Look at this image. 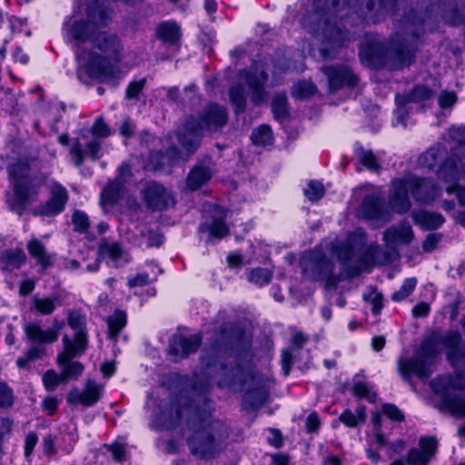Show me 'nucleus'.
Here are the masks:
<instances>
[{"instance_id":"7ed1b4c3","label":"nucleus","mask_w":465,"mask_h":465,"mask_svg":"<svg viewBox=\"0 0 465 465\" xmlns=\"http://www.w3.org/2000/svg\"><path fill=\"white\" fill-rule=\"evenodd\" d=\"M212 400L204 397L187 414L186 426L192 431L186 439L190 453L197 460L209 461L221 451V442L228 437L226 427L220 420H210L213 408Z\"/></svg>"},{"instance_id":"c85d7f7f","label":"nucleus","mask_w":465,"mask_h":465,"mask_svg":"<svg viewBox=\"0 0 465 465\" xmlns=\"http://www.w3.org/2000/svg\"><path fill=\"white\" fill-rule=\"evenodd\" d=\"M308 336L302 333L301 331L293 328L291 331V344L292 348L285 349L282 351V369L284 376H288L292 366L293 364V355L292 351L301 350L304 344L308 341Z\"/></svg>"},{"instance_id":"f3484780","label":"nucleus","mask_w":465,"mask_h":465,"mask_svg":"<svg viewBox=\"0 0 465 465\" xmlns=\"http://www.w3.org/2000/svg\"><path fill=\"white\" fill-rule=\"evenodd\" d=\"M96 31V28L86 18L74 20L72 15H66L62 24V35L66 43L92 42Z\"/></svg>"},{"instance_id":"6e6d98bb","label":"nucleus","mask_w":465,"mask_h":465,"mask_svg":"<svg viewBox=\"0 0 465 465\" xmlns=\"http://www.w3.org/2000/svg\"><path fill=\"white\" fill-rule=\"evenodd\" d=\"M67 323L75 332H84L86 325L85 316L79 311H69Z\"/></svg>"},{"instance_id":"9d476101","label":"nucleus","mask_w":465,"mask_h":465,"mask_svg":"<svg viewBox=\"0 0 465 465\" xmlns=\"http://www.w3.org/2000/svg\"><path fill=\"white\" fill-rule=\"evenodd\" d=\"M433 391L441 397L442 404L453 416L465 417V395L455 394L465 390V371L458 370L452 374L441 375L430 383Z\"/></svg>"},{"instance_id":"4be33fe9","label":"nucleus","mask_w":465,"mask_h":465,"mask_svg":"<svg viewBox=\"0 0 465 465\" xmlns=\"http://www.w3.org/2000/svg\"><path fill=\"white\" fill-rule=\"evenodd\" d=\"M322 70L328 78L331 92H336L344 86L353 88L358 84V76L347 65L324 66Z\"/></svg>"},{"instance_id":"9b49d317","label":"nucleus","mask_w":465,"mask_h":465,"mask_svg":"<svg viewBox=\"0 0 465 465\" xmlns=\"http://www.w3.org/2000/svg\"><path fill=\"white\" fill-rule=\"evenodd\" d=\"M303 274L312 281H325L329 289L336 288L341 281L339 275L332 273L333 263L321 249L307 252L301 259Z\"/></svg>"},{"instance_id":"393cba45","label":"nucleus","mask_w":465,"mask_h":465,"mask_svg":"<svg viewBox=\"0 0 465 465\" xmlns=\"http://www.w3.org/2000/svg\"><path fill=\"white\" fill-rule=\"evenodd\" d=\"M410 189L405 183V177L395 180L392 183V190L389 196L391 208L398 213H407L411 206L409 198Z\"/></svg>"},{"instance_id":"ddd939ff","label":"nucleus","mask_w":465,"mask_h":465,"mask_svg":"<svg viewBox=\"0 0 465 465\" xmlns=\"http://www.w3.org/2000/svg\"><path fill=\"white\" fill-rule=\"evenodd\" d=\"M228 123L227 109L217 104L210 103L199 114L198 117H191L186 121L185 128L190 134L202 135L203 132L216 133Z\"/></svg>"},{"instance_id":"7c9ffc66","label":"nucleus","mask_w":465,"mask_h":465,"mask_svg":"<svg viewBox=\"0 0 465 465\" xmlns=\"http://www.w3.org/2000/svg\"><path fill=\"white\" fill-rule=\"evenodd\" d=\"M413 239V231L409 223L403 222L397 226L387 229L383 233V241L388 245L404 243L408 244Z\"/></svg>"},{"instance_id":"680f3d73","label":"nucleus","mask_w":465,"mask_h":465,"mask_svg":"<svg viewBox=\"0 0 465 465\" xmlns=\"http://www.w3.org/2000/svg\"><path fill=\"white\" fill-rule=\"evenodd\" d=\"M304 194L312 202L318 201L324 194L322 183L318 181H311L304 189Z\"/></svg>"},{"instance_id":"1a4fd4ad","label":"nucleus","mask_w":465,"mask_h":465,"mask_svg":"<svg viewBox=\"0 0 465 465\" xmlns=\"http://www.w3.org/2000/svg\"><path fill=\"white\" fill-rule=\"evenodd\" d=\"M242 56H248L252 61L251 68H242L237 72L239 79L243 80L245 85L252 91L251 99L254 105H262V42L260 39L252 41L248 39L245 46L236 45L230 51L232 64L236 66Z\"/></svg>"},{"instance_id":"0e129e2a","label":"nucleus","mask_w":465,"mask_h":465,"mask_svg":"<svg viewBox=\"0 0 465 465\" xmlns=\"http://www.w3.org/2000/svg\"><path fill=\"white\" fill-rule=\"evenodd\" d=\"M14 403L12 389L3 381H0V408L7 409Z\"/></svg>"},{"instance_id":"774afa93","label":"nucleus","mask_w":465,"mask_h":465,"mask_svg":"<svg viewBox=\"0 0 465 465\" xmlns=\"http://www.w3.org/2000/svg\"><path fill=\"white\" fill-rule=\"evenodd\" d=\"M55 434L47 433L43 437V451L45 455L54 456L57 453L55 449Z\"/></svg>"},{"instance_id":"ea45409f","label":"nucleus","mask_w":465,"mask_h":465,"mask_svg":"<svg viewBox=\"0 0 465 465\" xmlns=\"http://www.w3.org/2000/svg\"><path fill=\"white\" fill-rule=\"evenodd\" d=\"M228 95L234 114L240 115L245 113L247 107V94L244 85L242 83L231 85L228 90Z\"/></svg>"},{"instance_id":"f257e3e1","label":"nucleus","mask_w":465,"mask_h":465,"mask_svg":"<svg viewBox=\"0 0 465 465\" xmlns=\"http://www.w3.org/2000/svg\"><path fill=\"white\" fill-rule=\"evenodd\" d=\"M396 0H355L351 6L345 0H314L312 11L302 18V24L310 34L322 42L320 57L331 59L337 48L348 40V34L338 24L353 11L361 18L376 23L383 13L392 12Z\"/></svg>"},{"instance_id":"473e14b6","label":"nucleus","mask_w":465,"mask_h":465,"mask_svg":"<svg viewBox=\"0 0 465 465\" xmlns=\"http://www.w3.org/2000/svg\"><path fill=\"white\" fill-rule=\"evenodd\" d=\"M74 357L66 355V353H58L56 361L62 370V374L67 380H78L84 371L82 362L72 361Z\"/></svg>"},{"instance_id":"49530a36","label":"nucleus","mask_w":465,"mask_h":465,"mask_svg":"<svg viewBox=\"0 0 465 465\" xmlns=\"http://www.w3.org/2000/svg\"><path fill=\"white\" fill-rule=\"evenodd\" d=\"M460 172L453 161H446L438 172L440 179L446 183L457 184L459 180Z\"/></svg>"},{"instance_id":"dca6fc26","label":"nucleus","mask_w":465,"mask_h":465,"mask_svg":"<svg viewBox=\"0 0 465 465\" xmlns=\"http://www.w3.org/2000/svg\"><path fill=\"white\" fill-rule=\"evenodd\" d=\"M146 208L152 212H163L174 207L176 199L171 190L157 181H150L141 191Z\"/></svg>"},{"instance_id":"f03ea898","label":"nucleus","mask_w":465,"mask_h":465,"mask_svg":"<svg viewBox=\"0 0 465 465\" xmlns=\"http://www.w3.org/2000/svg\"><path fill=\"white\" fill-rule=\"evenodd\" d=\"M441 348L446 350V358L452 367L465 365V341L462 342L461 334L458 331L434 332L421 342L413 357L399 360V371L402 378L409 381L411 375L420 379L430 376Z\"/></svg>"},{"instance_id":"5701e85b","label":"nucleus","mask_w":465,"mask_h":465,"mask_svg":"<svg viewBox=\"0 0 465 465\" xmlns=\"http://www.w3.org/2000/svg\"><path fill=\"white\" fill-rule=\"evenodd\" d=\"M114 10L106 0H86V19L99 30L112 22Z\"/></svg>"},{"instance_id":"4c0bfd02","label":"nucleus","mask_w":465,"mask_h":465,"mask_svg":"<svg viewBox=\"0 0 465 465\" xmlns=\"http://www.w3.org/2000/svg\"><path fill=\"white\" fill-rule=\"evenodd\" d=\"M446 157V149L441 145L430 147L428 151L420 155L418 165L420 168L433 170Z\"/></svg>"},{"instance_id":"cd10ccee","label":"nucleus","mask_w":465,"mask_h":465,"mask_svg":"<svg viewBox=\"0 0 465 465\" xmlns=\"http://www.w3.org/2000/svg\"><path fill=\"white\" fill-rule=\"evenodd\" d=\"M29 255L35 259L39 265L41 272L52 268L54 264V253H47L45 244L37 238H32L26 243Z\"/></svg>"},{"instance_id":"bf43d9fd","label":"nucleus","mask_w":465,"mask_h":465,"mask_svg":"<svg viewBox=\"0 0 465 465\" xmlns=\"http://www.w3.org/2000/svg\"><path fill=\"white\" fill-rule=\"evenodd\" d=\"M420 450L431 460L437 452L438 440L434 437L423 436L419 440Z\"/></svg>"},{"instance_id":"de8ad7c7","label":"nucleus","mask_w":465,"mask_h":465,"mask_svg":"<svg viewBox=\"0 0 465 465\" xmlns=\"http://www.w3.org/2000/svg\"><path fill=\"white\" fill-rule=\"evenodd\" d=\"M316 90L317 88L313 83L302 80L293 85L292 94L297 99H306L312 96Z\"/></svg>"},{"instance_id":"052dcab7","label":"nucleus","mask_w":465,"mask_h":465,"mask_svg":"<svg viewBox=\"0 0 465 465\" xmlns=\"http://www.w3.org/2000/svg\"><path fill=\"white\" fill-rule=\"evenodd\" d=\"M146 84V78H142L139 81H131L125 89V99L127 100H139V95L142 94Z\"/></svg>"},{"instance_id":"09e8293b","label":"nucleus","mask_w":465,"mask_h":465,"mask_svg":"<svg viewBox=\"0 0 465 465\" xmlns=\"http://www.w3.org/2000/svg\"><path fill=\"white\" fill-rule=\"evenodd\" d=\"M360 163L371 172L378 173L381 165L378 163L377 157L371 150L360 148L357 152Z\"/></svg>"},{"instance_id":"423d86ee","label":"nucleus","mask_w":465,"mask_h":465,"mask_svg":"<svg viewBox=\"0 0 465 465\" xmlns=\"http://www.w3.org/2000/svg\"><path fill=\"white\" fill-rule=\"evenodd\" d=\"M6 172L12 187V195L5 199V203L10 212L22 216L36 200L45 180L32 174L30 163L23 159H17L8 164Z\"/></svg>"},{"instance_id":"2eb2a0df","label":"nucleus","mask_w":465,"mask_h":465,"mask_svg":"<svg viewBox=\"0 0 465 465\" xmlns=\"http://www.w3.org/2000/svg\"><path fill=\"white\" fill-rule=\"evenodd\" d=\"M88 54V59L84 65L85 72L91 79L98 80L100 83H108L116 78V70L114 60L111 57L103 55L100 53L86 48H79L76 52V60L79 62L82 54Z\"/></svg>"},{"instance_id":"864d4df0","label":"nucleus","mask_w":465,"mask_h":465,"mask_svg":"<svg viewBox=\"0 0 465 465\" xmlns=\"http://www.w3.org/2000/svg\"><path fill=\"white\" fill-rule=\"evenodd\" d=\"M272 110L276 119H283L288 114L287 97L283 94H278L272 102Z\"/></svg>"},{"instance_id":"c03bdc74","label":"nucleus","mask_w":465,"mask_h":465,"mask_svg":"<svg viewBox=\"0 0 465 465\" xmlns=\"http://www.w3.org/2000/svg\"><path fill=\"white\" fill-rule=\"evenodd\" d=\"M45 343L32 342V345L27 349L24 356H20L16 359L15 364L21 369L25 370L27 368L29 362L42 359L46 351L43 347Z\"/></svg>"},{"instance_id":"6ab92c4d","label":"nucleus","mask_w":465,"mask_h":465,"mask_svg":"<svg viewBox=\"0 0 465 465\" xmlns=\"http://www.w3.org/2000/svg\"><path fill=\"white\" fill-rule=\"evenodd\" d=\"M68 199L66 188L60 183H55L50 191L49 199L35 207L32 213L34 216L40 217L56 216L64 211Z\"/></svg>"},{"instance_id":"3c124183","label":"nucleus","mask_w":465,"mask_h":465,"mask_svg":"<svg viewBox=\"0 0 465 465\" xmlns=\"http://www.w3.org/2000/svg\"><path fill=\"white\" fill-rule=\"evenodd\" d=\"M42 381L45 391H54L64 382V378L63 374L60 375L54 370L49 369L44 373Z\"/></svg>"},{"instance_id":"20e7f679","label":"nucleus","mask_w":465,"mask_h":465,"mask_svg":"<svg viewBox=\"0 0 465 465\" xmlns=\"http://www.w3.org/2000/svg\"><path fill=\"white\" fill-rule=\"evenodd\" d=\"M332 252L350 276H356L373 266L391 262L393 252L378 244L366 246V235L361 230L351 233L344 242L334 245Z\"/></svg>"},{"instance_id":"37998d69","label":"nucleus","mask_w":465,"mask_h":465,"mask_svg":"<svg viewBox=\"0 0 465 465\" xmlns=\"http://www.w3.org/2000/svg\"><path fill=\"white\" fill-rule=\"evenodd\" d=\"M99 251H105L108 257L116 264V266H124L130 262V256L125 253L124 250L119 242H112L99 246Z\"/></svg>"},{"instance_id":"0eeeda50","label":"nucleus","mask_w":465,"mask_h":465,"mask_svg":"<svg viewBox=\"0 0 465 465\" xmlns=\"http://www.w3.org/2000/svg\"><path fill=\"white\" fill-rule=\"evenodd\" d=\"M359 55L362 64L373 68L389 64L398 68L411 63L413 52L405 41L394 39L386 45L377 35L368 34L361 42Z\"/></svg>"},{"instance_id":"72a5a7b5","label":"nucleus","mask_w":465,"mask_h":465,"mask_svg":"<svg viewBox=\"0 0 465 465\" xmlns=\"http://www.w3.org/2000/svg\"><path fill=\"white\" fill-rule=\"evenodd\" d=\"M212 179V172L208 166L195 164L191 168L186 178L187 187L194 192L201 189Z\"/></svg>"},{"instance_id":"338daca9","label":"nucleus","mask_w":465,"mask_h":465,"mask_svg":"<svg viewBox=\"0 0 465 465\" xmlns=\"http://www.w3.org/2000/svg\"><path fill=\"white\" fill-rule=\"evenodd\" d=\"M382 412L391 420L401 422L404 420V414L394 404L386 403L382 406Z\"/></svg>"},{"instance_id":"69168bd1","label":"nucleus","mask_w":465,"mask_h":465,"mask_svg":"<svg viewBox=\"0 0 465 465\" xmlns=\"http://www.w3.org/2000/svg\"><path fill=\"white\" fill-rule=\"evenodd\" d=\"M430 460L420 450L412 448L409 450L407 462L409 465H427Z\"/></svg>"},{"instance_id":"aec40b11","label":"nucleus","mask_w":465,"mask_h":465,"mask_svg":"<svg viewBox=\"0 0 465 465\" xmlns=\"http://www.w3.org/2000/svg\"><path fill=\"white\" fill-rule=\"evenodd\" d=\"M405 183H407L413 199L417 202L428 203L440 195V190L431 179L408 174L405 176Z\"/></svg>"},{"instance_id":"13d9d810","label":"nucleus","mask_w":465,"mask_h":465,"mask_svg":"<svg viewBox=\"0 0 465 465\" xmlns=\"http://www.w3.org/2000/svg\"><path fill=\"white\" fill-rule=\"evenodd\" d=\"M149 162L153 171H163L165 167H169L168 160L163 149L152 151L149 154Z\"/></svg>"},{"instance_id":"c9c22d12","label":"nucleus","mask_w":465,"mask_h":465,"mask_svg":"<svg viewBox=\"0 0 465 465\" xmlns=\"http://www.w3.org/2000/svg\"><path fill=\"white\" fill-rule=\"evenodd\" d=\"M411 217L414 223L424 230H436L445 222L444 217L440 213L425 210L413 212Z\"/></svg>"},{"instance_id":"5fc2aeb1","label":"nucleus","mask_w":465,"mask_h":465,"mask_svg":"<svg viewBox=\"0 0 465 465\" xmlns=\"http://www.w3.org/2000/svg\"><path fill=\"white\" fill-rule=\"evenodd\" d=\"M416 284L417 280L415 278H407L401 285V289L392 294V301L398 302L405 300L412 293Z\"/></svg>"},{"instance_id":"e433bc0d","label":"nucleus","mask_w":465,"mask_h":465,"mask_svg":"<svg viewBox=\"0 0 465 465\" xmlns=\"http://www.w3.org/2000/svg\"><path fill=\"white\" fill-rule=\"evenodd\" d=\"M124 184L123 181L114 179L103 188L100 193V203L104 206H114L119 201Z\"/></svg>"},{"instance_id":"412c9836","label":"nucleus","mask_w":465,"mask_h":465,"mask_svg":"<svg viewBox=\"0 0 465 465\" xmlns=\"http://www.w3.org/2000/svg\"><path fill=\"white\" fill-rule=\"evenodd\" d=\"M64 327V322L56 318L53 320L52 327L43 330L40 322L25 323L24 331L31 342L54 343L59 338L60 331Z\"/></svg>"},{"instance_id":"c756f323","label":"nucleus","mask_w":465,"mask_h":465,"mask_svg":"<svg viewBox=\"0 0 465 465\" xmlns=\"http://www.w3.org/2000/svg\"><path fill=\"white\" fill-rule=\"evenodd\" d=\"M26 259V254L21 247L5 249L0 252V268L11 272L25 264Z\"/></svg>"},{"instance_id":"8fccbe9b","label":"nucleus","mask_w":465,"mask_h":465,"mask_svg":"<svg viewBox=\"0 0 465 465\" xmlns=\"http://www.w3.org/2000/svg\"><path fill=\"white\" fill-rule=\"evenodd\" d=\"M74 231L78 233H85L90 227V221L87 213L82 210H75L72 214Z\"/></svg>"},{"instance_id":"58836bf2","label":"nucleus","mask_w":465,"mask_h":465,"mask_svg":"<svg viewBox=\"0 0 465 465\" xmlns=\"http://www.w3.org/2000/svg\"><path fill=\"white\" fill-rule=\"evenodd\" d=\"M241 407L246 412H254L262 407V381H256L252 389L244 391Z\"/></svg>"},{"instance_id":"a878e982","label":"nucleus","mask_w":465,"mask_h":465,"mask_svg":"<svg viewBox=\"0 0 465 465\" xmlns=\"http://www.w3.org/2000/svg\"><path fill=\"white\" fill-rule=\"evenodd\" d=\"M360 213L368 220L382 221L384 223L389 221L383 199L377 195L366 196L361 203Z\"/></svg>"},{"instance_id":"79ce46f5","label":"nucleus","mask_w":465,"mask_h":465,"mask_svg":"<svg viewBox=\"0 0 465 465\" xmlns=\"http://www.w3.org/2000/svg\"><path fill=\"white\" fill-rule=\"evenodd\" d=\"M213 378L212 375L201 369L199 371H193L191 381L192 391L199 396H205L211 390Z\"/></svg>"},{"instance_id":"f8f14e48","label":"nucleus","mask_w":465,"mask_h":465,"mask_svg":"<svg viewBox=\"0 0 465 465\" xmlns=\"http://www.w3.org/2000/svg\"><path fill=\"white\" fill-rule=\"evenodd\" d=\"M197 403L188 398L185 404H182L178 397L162 399L153 411V421L157 430L172 431L180 427L183 420V410L192 411Z\"/></svg>"},{"instance_id":"b1692460","label":"nucleus","mask_w":465,"mask_h":465,"mask_svg":"<svg viewBox=\"0 0 465 465\" xmlns=\"http://www.w3.org/2000/svg\"><path fill=\"white\" fill-rule=\"evenodd\" d=\"M92 44L94 48L100 50L105 56L111 57L114 62H119L122 45L120 38L106 31H96Z\"/></svg>"},{"instance_id":"4468645a","label":"nucleus","mask_w":465,"mask_h":465,"mask_svg":"<svg viewBox=\"0 0 465 465\" xmlns=\"http://www.w3.org/2000/svg\"><path fill=\"white\" fill-rule=\"evenodd\" d=\"M227 215L228 209L217 203L213 204L210 215L198 225L197 232L200 234V240L203 241L206 245H216L230 235Z\"/></svg>"},{"instance_id":"bb28decb","label":"nucleus","mask_w":465,"mask_h":465,"mask_svg":"<svg viewBox=\"0 0 465 465\" xmlns=\"http://www.w3.org/2000/svg\"><path fill=\"white\" fill-rule=\"evenodd\" d=\"M155 35L168 46H179L183 35L179 24L174 20H168L156 26Z\"/></svg>"},{"instance_id":"2f4dec72","label":"nucleus","mask_w":465,"mask_h":465,"mask_svg":"<svg viewBox=\"0 0 465 465\" xmlns=\"http://www.w3.org/2000/svg\"><path fill=\"white\" fill-rule=\"evenodd\" d=\"M64 299L60 293H52L49 296L39 297L35 294L32 298L31 310L41 315L52 314L57 307L63 305Z\"/></svg>"},{"instance_id":"f704fd0d","label":"nucleus","mask_w":465,"mask_h":465,"mask_svg":"<svg viewBox=\"0 0 465 465\" xmlns=\"http://www.w3.org/2000/svg\"><path fill=\"white\" fill-rule=\"evenodd\" d=\"M63 344L64 351L62 353H66V355L71 357H81L87 348V334L85 331L75 332L74 340H71L68 335L64 334Z\"/></svg>"},{"instance_id":"a18cd8bd","label":"nucleus","mask_w":465,"mask_h":465,"mask_svg":"<svg viewBox=\"0 0 465 465\" xmlns=\"http://www.w3.org/2000/svg\"><path fill=\"white\" fill-rule=\"evenodd\" d=\"M341 422L350 428H355L359 424L364 423L366 420V412L364 406L357 407L355 412L346 409L339 417Z\"/></svg>"},{"instance_id":"e2e57ef3","label":"nucleus","mask_w":465,"mask_h":465,"mask_svg":"<svg viewBox=\"0 0 465 465\" xmlns=\"http://www.w3.org/2000/svg\"><path fill=\"white\" fill-rule=\"evenodd\" d=\"M180 145L189 153H194L200 146V139L192 137L189 134L178 136Z\"/></svg>"},{"instance_id":"a19ab883","label":"nucleus","mask_w":465,"mask_h":465,"mask_svg":"<svg viewBox=\"0 0 465 465\" xmlns=\"http://www.w3.org/2000/svg\"><path fill=\"white\" fill-rule=\"evenodd\" d=\"M432 95V91L424 85L415 86L408 94H397L396 103L399 106H404L409 103H420L430 99Z\"/></svg>"},{"instance_id":"603ef678","label":"nucleus","mask_w":465,"mask_h":465,"mask_svg":"<svg viewBox=\"0 0 465 465\" xmlns=\"http://www.w3.org/2000/svg\"><path fill=\"white\" fill-rule=\"evenodd\" d=\"M83 406L90 407L94 405L101 398L99 387L94 381L87 382V390L83 392Z\"/></svg>"},{"instance_id":"a211bd4d","label":"nucleus","mask_w":465,"mask_h":465,"mask_svg":"<svg viewBox=\"0 0 465 465\" xmlns=\"http://www.w3.org/2000/svg\"><path fill=\"white\" fill-rule=\"evenodd\" d=\"M203 343L201 333L184 335L174 333L169 339L168 354L173 357V361L178 362L198 351Z\"/></svg>"},{"instance_id":"4d7b16f0","label":"nucleus","mask_w":465,"mask_h":465,"mask_svg":"<svg viewBox=\"0 0 465 465\" xmlns=\"http://www.w3.org/2000/svg\"><path fill=\"white\" fill-rule=\"evenodd\" d=\"M91 133L95 138H107L112 134L109 125L102 115L95 118L91 127Z\"/></svg>"},{"instance_id":"6e6552de","label":"nucleus","mask_w":465,"mask_h":465,"mask_svg":"<svg viewBox=\"0 0 465 465\" xmlns=\"http://www.w3.org/2000/svg\"><path fill=\"white\" fill-rule=\"evenodd\" d=\"M210 347L228 353L237 362L244 364L252 361V340L248 337L244 326L237 321L223 322L208 340Z\"/></svg>"},{"instance_id":"39448f33","label":"nucleus","mask_w":465,"mask_h":465,"mask_svg":"<svg viewBox=\"0 0 465 465\" xmlns=\"http://www.w3.org/2000/svg\"><path fill=\"white\" fill-rule=\"evenodd\" d=\"M221 350L213 349L210 345L203 349L199 357L200 369L213 378L219 377L218 388L233 391H243L246 383L253 379V361L248 360L244 364L237 361L231 364L221 356Z\"/></svg>"}]
</instances>
